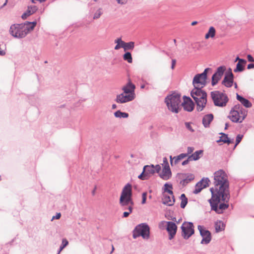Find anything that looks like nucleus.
Instances as JSON below:
<instances>
[{"label":"nucleus","mask_w":254,"mask_h":254,"mask_svg":"<svg viewBox=\"0 0 254 254\" xmlns=\"http://www.w3.org/2000/svg\"><path fill=\"white\" fill-rule=\"evenodd\" d=\"M208 69L209 68H206L202 73L197 74L194 77L192 81V84L194 87L193 89L202 90L201 89L206 83L207 73Z\"/></svg>","instance_id":"8"},{"label":"nucleus","mask_w":254,"mask_h":254,"mask_svg":"<svg viewBox=\"0 0 254 254\" xmlns=\"http://www.w3.org/2000/svg\"><path fill=\"white\" fill-rule=\"evenodd\" d=\"M135 88V85L129 80L127 84L122 87V90L125 93L128 94L131 96L132 95L133 97H135L134 92Z\"/></svg>","instance_id":"18"},{"label":"nucleus","mask_w":254,"mask_h":254,"mask_svg":"<svg viewBox=\"0 0 254 254\" xmlns=\"http://www.w3.org/2000/svg\"><path fill=\"white\" fill-rule=\"evenodd\" d=\"M162 165L163 168L162 171L159 174V176L164 180H168L171 177L172 173L166 157L163 158Z\"/></svg>","instance_id":"10"},{"label":"nucleus","mask_w":254,"mask_h":254,"mask_svg":"<svg viewBox=\"0 0 254 254\" xmlns=\"http://www.w3.org/2000/svg\"><path fill=\"white\" fill-rule=\"evenodd\" d=\"M185 126L186 128L190 130L191 132H193L194 131V130L192 128L191 126V123H189V122H186L185 123Z\"/></svg>","instance_id":"41"},{"label":"nucleus","mask_w":254,"mask_h":254,"mask_svg":"<svg viewBox=\"0 0 254 254\" xmlns=\"http://www.w3.org/2000/svg\"><path fill=\"white\" fill-rule=\"evenodd\" d=\"M211 97L216 106L224 107L228 101L227 95L219 91H212Z\"/></svg>","instance_id":"7"},{"label":"nucleus","mask_w":254,"mask_h":254,"mask_svg":"<svg viewBox=\"0 0 254 254\" xmlns=\"http://www.w3.org/2000/svg\"><path fill=\"white\" fill-rule=\"evenodd\" d=\"M22 24H14L11 26L9 32L11 35L16 38H22L26 36V33L23 32Z\"/></svg>","instance_id":"11"},{"label":"nucleus","mask_w":254,"mask_h":254,"mask_svg":"<svg viewBox=\"0 0 254 254\" xmlns=\"http://www.w3.org/2000/svg\"><path fill=\"white\" fill-rule=\"evenodd\" d=\"M225 70V68L224 66H220L217 68L216 72L213 75L212 77V85L213 86L215 85L221 79Z\"/></svg>","instance_id":"17"},{"label":"nucleus","mask_w":254,"mask_h":254,"mask_svg":"<svg viewBox=\"0 0 254 254\" xmlns=\"http://www.w3.org/2000/svg\"><path fill=\"white\" fill-rule=\"evenodd\" d=\"M141 236L144 240H148L150 238V228L146 223H141L137 225L132 232L133 239Z\"/></svg>","instance_id":"6"},{"label":"nucleus","mask_w":254,"mask_h":254,"mask_svg":"<svg viewBox=\"0 0 254 254\" xmlns=\"http://www.w3.org/2000/svg\"><path fill=\"white\" fill-rule=\"evenodd\" d=\"M102 14V12L100 10H98L94 14L93 18L94 19L99 18L101 15Z\"/></svg>","instance_id":"44"},{"label":"nucleus","mask_w":254,"mask_h":254,"mask_svg":"<svg viewBox=\"0 0 254 254\" xmlns=\"http://www.w3.org/2000/svg\"><path fill=\"white\" fill-rule=\"evenodd\" d=\"M197 23V21H193V22H191V25L192 26H194V25H195Z\"/></svg>","instance_id":"55"},{"label":"nucleus","mask_w":254,"mask_h":254,"mask_svg":"<svg viewBox=\"0 0 254 254\" xmlns=\"http://www.w3.org/2000/svg\"><path fill=\"white\" fill-rule=\"evenodd\" d=\"M146 196H147V192H144L142 194V204H145L146 203Z\"/></svg>","instance_id":"45"},{"label":"nucleus","mask_w":254,"mask_h":254,"mask_svg":"<svg viewBox=\"0 0 254 254\" xmlns=\"http://www.w3.org/2000/svg\"><path fill=\"white\" fill-rule=\"evenodd\" d=\"M237 99L239 100L242 104L247 108H250L252 106L251 103L247 99H245L240 95L237 94Z\"/></svg>","instance_id":"29"},{"label":"nucleus","mask_w":254,"mask_h":254,"mask_svg":"<svg viewBox=\"0 0 254 254\" xmlns=\"http://www.w3.org/2000/svg\"><path fill=\"white\" fill-rule=\"evenodd\" d=\"M182 235L185 239H188L194 233L192 223L185 222L181 226Z\"/></svg>","instance_id":"9"},{"label":"nucleus","mask_w":254,"mask_h":254,"mask_svg":"<svg viewBox=\"0 0 254 254\" xmlns=\"http://www.w3.org/2000/svg\"><path fill=\"white\" fill-rule=\"evenodd\" d=\"M213 119V115L212 114H209L205 115L202 119V124L205 127H209L210 123Z\"/></svg>","instance_id":"26"},{"label":"nucleus","mask_w":254,"mask_h":254,"mask_svg":"<svg viewBox=\"0 0 254 254\" xmlns=\"http://www.w3.org/2000/svg\"><path fill=\"white\" fill-rule=\"evenodd\" d=\"M181 95L177 92H173L165 98V103L169 110L179 111L181 110Z\"/></svg>","instance_id":"4"},{"label":"nucleus","mask_w":254,"mask_h":254,"mask_svg":"<svg viewBox=\"0 0 254 254\" xmlns=\"http://www.w3.org/2000/svg\"><path fill=\"white\" fill-rule=\"evenodd\" d=\"M68 244V242L66 239H63L62 240V244L60 246V250L58 254H60L61 252Z\"/></svg>","instance_id":"40"},{"label":"nucleus","mask_w":254,"mask_h":254,"mask_svg":"<svg viewBox=\"0 0 254 254\" xmlns=\"http://www.w3.org/2000/svg\"><path fill=\"white\" fill-rule=\"evenodd\" d=\"M183 102L181 103V109L183 108L186 111H192L194 107V103L190 98L183 97Z\"/></svg>","instance_id":"13"},{"label":"nucleus","mask_w":254,"mask_h":254,"mask_svg":"<svg viewBox=\"0 0 254 254\" xmlns=\"http://www.w3.org/2000/svg\"><path fill=\"white\" fill-rule=\"evenodd\" d=\"M221 136L220 137V139L217 140V142H223L224 143H227L228 144H230L232 142V141L229 139L227 134L221 133Z\"/></svg>","instance_id":"31"},{"label":"nucleus","mask_w":254,"mask_h":254,"mask_svg":"<svg viewBox=\"0 0 254 254\" xmlns=\"http://www.w3.org/2000/svg\"><path fill=\"white\" fill-rule=\"evenodd\" d=\"M135 97L130 95L128 94L123 93L117 96L116 101L118 103H124L131 101L134 99Z\"/></svg>","instance_id":"19"},{"label":"nucleus","mask_w":254,"mask_h":254,"mask_svg":"<svg viewBox=\"0 0 254 254\" xmlns=\"http://www.w3.org/2000/svg\"><path fill=\"white\" fill-rule=\"evenodd\" d=\"M120 4H125L127 2V0H116Z\"/></svg>","instance_id":"51"},{"label":"nucleus","mask_w":254,"mask_h":254,"mask_svg":"<svg viewBox=\"0 0 254 254\" xmlns=\"http://www.w3.org/2000/svg\"><path fill=\"white\" fill-rule=\"evenodd\" d=\"M61 216V214L60 213H57L55 216H53L52 220H53L55 219H60Z\"/></svg>","instance_id":"48"},{"label":"nucleus","mask_w":254,"mask_h":254,"mask_svg":"<svg viewBox=\"0 0 254 254\" xmlns=\"http://www.w3.org/2000/svg\"><path fill=\"white\" fill-rule=\"evenodd\" d=\"M228 127V124L227 123L225 124V129H227Z\"/></svg>","instance_id":"58"},{"label":"nucleus","mask_w":254,"mask_h":254,"mask_svg":"<svg viewBox=\"0 0 254 254\" xmlns=\"http://www.w3.org/2000/svg\"><path fill=\"white\" fill-rule=\"evenodd\" d=\"M162 223H167V232L169 233V240H172L175 236L177 230V226L176 225V224L173 222L169 221V222H165L162 221L161 222Z\"/></svg>","instance_id":"15"},{"label":"nucleus","mask_w":254,"mask_h":254,"mask_svg":"<svg viewBox=\"0 0 254 254\" xmlns=\"http://www.w3.org/2000/svg\"><path fill=\"white\" fill-rule=\"evenodd\" d=\"M116 108V105L115 104H113L112 107V109L114 110Z\"/></svg>","instance_id":"56"},{"label":"nucleus","mask_w":254,"mask_h":254,"mask_svg":"<svg viewBox=\"0 0 254 254\" xmlns=\"http://www.w3.org/2000/svg\"><path fill=\"white\" fill-rule=\"evenodd\" d=\"M46 0H32V2L35 3L36 1H39L40 2H42L45 1Z\"/></svg>","instance_id":"54"},{"label":"nucleus","mask_w":254,"mask_h":254,"mask_svg":"<svg viewBox=\"0 0 254 254\" xmlns=\"http://www.w3.org/2000/svg\"><path fill=\"white\" fill-rule=\"evenodd\" d=\"M187 157V154H186L185 153L180 154V155L173 157L172 156H170V159L171 166H173L174 165H177L180 162L181 160H182V159H184Z\"/></svg>","instance_id":"23"},{"label":"nucleus","mask_w":254,"mask_h":254,"mask_svg":"<svg viewBox=\"0 0 254 254\" xmlns=\"http://www.w3.org/2000/svg\"><path fill=\"white\" fill-rule=\"evenodd\" d=\"M202 150H199L196 151L193 154L189 156V159H191L192 161H196L202 156Z\"/></svg>","instance_id":"28"},{"label":"nucleus","mask_w":254,"mask_h":254,"mask_svg":"<svg viewBox=\"0 0 254 254\" xmlns=\"http://www.w3.org/2000/svg\"><path fill=\"white\" fill-rule=\"evenodd\" d=\"M114 115L116 118H127L128 116L127 113L126 112H114Z\"/></svg>","instance_id":"39"},{"label":"nucleus","mask_w":254,"mask_h":254,"mask_svg":"<svg viewBox=\"0 0 254 254\" xmlns=\"http://www.w3.org/2000/svg\"><path fill=\"white\" fill-rule=\"evenodd\" d=\"M247 63L245 60H240L237 64L236 68L234 70L235 72H241L244 70V66Z\"/></svg>","instance_id":"27"},{"label":"nucleus","mask_w":254,"mask_h":254,"mask_svg":"<svg viewBox=\"0 0 254 254\" xmlns=\"http://www.w3.org/2000/svg\"><path fill=\"white\" fill-rule=\"evenodd\" d=\"M123 59L125 61H127L128 63H132V58L130 53L127 52L123 56Z\"/></svg>","instance_id":"37"},{"label":"nucleus","mask_w":254,"mask_h":254,"mask_svg":"<svg viewBox=\"0 0 254 254\" xmlns=\"http://www.w3.org/2000/svg\"><path fill=\"white\" fill-rule=\"evenodd\" d=\"M191 95L197 104L198 110H202L207 102L206 93L202 90L193 89L191 92Z\"/></svg>","instance_id":"5"},{"label":"nucleus","mask_w":254,"mask_h":254,"mask_svg":"<svg viewBox=\"0 0 254 254\" xmlns=\"http://www.w3.org/2000/svg\"><path fill=\"white\" fill-rule=\"evenodd\" d=\"M247 68L249 69L254 68V64H248Z\"/></svg>","instance_id":"52"},{"label":"nucleus","mask_w":254,"mask_h":254,"mask_svg":"<svg viewBox=\"0 0 254 254\" xmlns=\"http://www.w3.org/2000/svg\"><path fill=\"white\" fill-rule=\"evenodd\" d=\"M224 224L223 222L218 221L215 223V229L216 232L222 231L224 229Z\"/></svg>","instance_id":"33"},{"label":"nucleus","mask_w":254,"mask_h":254,"mask_svg":"<svg viewBox=\"0 0 254 254\" xmlns=\"http://www.w3.org/2000/svg\"><path fill=\"white\" fill-rule=\"evenodd\" d=\"M211 198L209 200L211 210L215 211L218 214H221L223 211L228 208L227 203L230 198V193H228V198L222 197L224 193H218L212 191Z\"/></svg>","instance_id":"2"},{"label":"nucleus","mask_w":254,"mask_h":254,"mask_svg":"<svg viewBox=\"0 0 254 254\" xmlns=\"http://www.w3.org/2000/svg\"><path fill=\"white\" fill-rule=\"evenodd\" d=\"M178 177L180 179H182L180 183L183 186L186 185L193 179V176L191 174L187 176V175L185 174H180L178 175Z\"/></svg>","instance_id":"22"},{"label":"nucleus","mask_w":254,"mask_h":254,"mask_svg":"<svg viewBox=\"0 0 254 254\" xmlns=\"http://www.w3.org/2000/svg\"><path fill=\"white\" fill-rule=\"evenodd\" d=\"M198 229L200 232V235L202 237L201 243L203 244H208L211 239L210 232L200 225L198 226Z\"/></svg>","instance_id":"12"},{"label":"nucleus","mask_w":254,"mask_h":254,"mask_svg":"<svg viewBox=\"0 0 254 254\" xmlns=\"http://www.w3.org/2000/svg\"><path fill=\"white\" fill-rule=\"evenodd\" d=\"M175 64H176V60H172V69H174V66L175 65Z\"/></svg>","instance_id":"53"},{"label":"nucleus","mask_w":254,"mask_h":254,"mask_svg":"<svg viewBox=\"0 0 254 254\" xmlns=\"http://www.w3.org/2000/svg\"><path fill=\"white\" fill-rule=\"evenodd\" d=\"M115 43L117 44L115 47V49L118 50L121 48H124L125 42L123 41L121 38H117L115 40Z\"/></svg>","instance_id":"35"},{"label":"nucleus","mask_w":254,"mask_h":254,"mask_svg":"<svg viewBox=\"0 0 254 254\" xmlns=\"http://www.w3.org/2000/svg\"><path fill=\"white\" fill-rule=\"evenodd\" d=\"M134 47V43L133 42H130L128 43L125 42L124 49L125 51H126L127 50H132L133 49Z\"/></svg>","instance_id":"38"},{"label":"nucleus","mask_w":254,"mask_h":254,"mask_svg":"<svg viewBox=\"0 0 254 254\" xmlns=\"http://www.w3.org/2000/svg\"><path fill=\"white\" fill-rule=\"evenodd\" d=\"M144 86H143V85H142V86H141V88H144Z\"/></svg>","instance_id":"63"},{"label":"nucleus","mask_w":254,"mask_h":254,"mask_svg":"<svg viewBox=\"0 0 254 254\" xmlns=\"http://www.w3.org/2000/svg\"><path fill=\"white\" fill-rule=\"evenodd\" d=\"M95 190H96V188L94 189V190L92 191V194L93 195H94V194H95Z\"/></svg>","instance_id":"57"},{"label":"nucleus","mask_w":254,"mask_h":254,"mask_svg":"<svg viewBox=\"0 0 254 254\" xmlns=\"http://www.w3.org/2000/svg\"><path fill=\"white\" fill-rule=\"evenodd\" d=\"M247 116V112H230L228 118L235 123H241Z\"/></svg>","instance_id":"14"},{"label":"nucleus","mask_w":254,"mask_h":254,"mask_svg":"<svg viewBox=\"0 0 254 254\" xmlns=\"http://www.w3.org/2000/svg\"><path fill=\"white\" fill-rule=\"evenodd\" d=\"M237 84H236V83H235V88H236V87H237Z\"/></svg>","instance_id":"62"},{"label":"nucleus","mask_w":254,"mask_h":254,"mask_svg":"<svg viewBox=\"0 0 254 254\" xmlns=\"http://www.w3.org/2000/svg\"><path fill=\"white\" fill-rule=\"evenodd\" d=\"M172 189L173 186L172 184L166 183L164 186V193H165L166 192H167L169 194L172 195L173 194Z\"/></svg>","instance_id":"32"},{"label":"nucleus","mask_w":254,"mask_h":254,"mask_svg":"<svg viewBox=\"0 0 254 254\" xmlns=\"http://www.w3.org/2000/svg\"><path fill=\"white\" fill-rule=\"evenodd\" d=\"M233 74L231 70L226 73L224 78L222 81V84L227 87H230L233 85Z\"/></svg>","instance_id":"20"},{"label":"nucleus","mask_w":254,"mask_h":254,"mask_svg":"<svg viewBox=\"0 0 254 254\" xmlns=\"http://www.w3.org/2000/svg\"><path fill=\"white\" fill-rule=\"evenodd\" d=\"M38 10V8L36 6H28L26 11L22 15L21 18L23 19H26L28 16L35 13Z\"/></svg>","instance_id":"24"},{"label":"nucleus","mask_w":254,"mask_h":254,"mask_svg":"<svg viewBox=\"0 0 254 254\" xmlns=\"http://www.w3.org/2000/svg\"><path fill=\"white\" fill-rule=\"evenodd\" d=\"M138 178L143 180H146L148 178V177L146 175H145V173L144 170L142 173L138 176Z\"/></svg>","instance_id":"42"},{"label":"nucleus","mask_w":254,"mask_h":254,"mask_svg":"<svg viewBox=\"0 0 254 254\" xmlns=\"http://www.w3.org/2000/svg\"><path fill=\"white\" fill-rule=\"evenodd\" d=\"M181 202V207L182 208H184L187 204L188 203V198L186 197L185 194H182L180 197Z\"/></svg>","instance_id":"36"},{"label":"nucleus","mask_w":254,"mask_h":254,"mask_svg":"<svg viewBox=\"0 0 254 254\" xmlns=\"http://www.w3.org/2000/svg\"><path fill=\"white\" fill-rule=\"evenodd\" d=\"M112 253L113 252V251L114 250V248L113 246H112Z\"/></svg>","instance_id":"60"},{"label":"nucleus","mask_w":254,"mask_h":254,"mask_svg":"<svg viewBox=\"0 0 254 254\" xmlns=\"http://www.w3.org/2000/svg\"><path fill=\"white\" fill-rule=\"evenodd\" d=\"M143 170L145 173V175L148 177L150 174H153L155 173L154 165H146L143 168Z\"/></svg>","instance_id":"30"},{"label":"nucleus","mask_w":254,"mask_h":254,"mask_svg":"<svg viewBox=\"0 0 254 254\" xmlns=\"http://www.w3.org/2000/svg\"><path fill=\"white\" fill-rule=\"evenodd\" d=\"M243 136L242 135L240 134H239L237 136L236 140V144L235 145V147H236L241 142L243 138Z\"/></svg>","instance_id":"43"},{"label":"nucleus","mask_w":254,"mask_h":254,"mask_svg":"<svg viewBox=\"0 0 254 254\" xmlns=\"http://www.w3.org/2000/svg\"><path fill=\"white\" fill-rule=\"evenodd\" d=\"M6 2H7V0H6ZM6 2L4 3V4H3V5H5L6 4Z\"/></svg>","instance_id":"61"},{"label":"nucleus","mask_w":254,"mask_h":254,"mask_svg":"<svg viewBox=\"0 0 254 254\" xmlns=\"http://www.w3.org/2000/svg\"><path fill=\"white\" fill-rule=\"evenodd\" d=\"M194 150V148L193 147L189 146L187 148V153H185L186 154H187V156L191 154L192 152Z\"/></svg>","instance_id":"46"},{"label":"nucleus","mask_w":254,"mask_h":254,"mask_svg":"<svg viewBox=\"0 0 254 254\" xmlns=\"http://www.w3.org/2000/svg\"><path fill=\"white\" fill-rule=\"evenodd\" d=\"M216 33V31L213 27H210L208 30V32L206 34L205 38L208 39L209 38L214 37Z\"/></svg>","instance_id":"34"},{"label":"nucleus","mask_w":254,"mask_h":254,"mask_svg":"<svg viewBox=\"0 0 254 254\" xmlns=\"http://www.w3.org/2000/svg\"><path fill=\"white\" fill-rule=\"evenodd\" d=\"M37 22H26L24 24H22V28L23 29V32L26 33V35L30 32L32 31L34 27L36 26Z\"/></svg>","instance_id":"21"},{"label":"nucleus","mask_w":254,"mask_h":254,"mask_svg":"<svg viewBox=\"0 0 254 254\" xmlns=\"http://www.w3.org/2000/svg\"><path fill=\"white\" fill-rule=\"evenodd\" d=\"M209 180L208 178L202 179L200 181L196 184L195 186L193 192L197 194L201 191V190L208 186Z\"/></svg>","instance_id":"16"},{"label":"nucleus","mask_w":254,"mask_h":254,"mask_svg":"<svg viewBox=\"0 0 254 254\" xmlns=\"http://www.w3.org/2000/svg\"><path fill=\"white\" fill-rule=\"evenodd\" d=\"M190 161H192V160L191 159H189V156L187 160L184 161L182 162V165L183 166H185V165L188 164Z\"/></svg>","instance_id":"49"},{"label":"nucleus","mask_w":254,"mask_h":254,"mask_svg":"<svg viewBox=\"0 0 254 254\" xmlns=\"http://www.w3.org/2000/svg\"><path fill=\"white\" fill-rule=\"evenodd\" d=\"M214 188H210L211 192L213 191L216 193L218 192V193H223L224 195H222V197H226L227 199L229 190L226 174L223 170H219L214 173Z\"/></svg>","instance_id":"1"},{"label":"nucleus","mask_w":254,"mask_h":254,"mask_svg":"<svg viewBox=\"0 0 254 254\" xmlns=\"http://www.w3.org/2000/svg\"><path fill=\"white\" fill-rule=\"evenodd\" d=\"M154 168L155 170V172L159 173L161 170V167L160 165H156L154 166Z\"/></svg>","instance_id":"47"},{"label":"nucleus","mask_w":254,"mask_h":254,"mask_svg":"<svg viewBox=\"0 0 254 254\" xmlns=\"http://www.w3.org/2000/svg\"><path fill=\"white\" fill-rule=\"evenodd\" d=\"M131 186L127 184L123 188L120 198V203L123 207L127 206L128 211L124 212V217H127L132 212L133 202L132 198Z\"/></svg>","instance_id":"3"},{"label":"nucleus","mask_w":254,"mask_h":254,"mask_svg":"<svg viewBox=\"0 0 254 254\" xmlns=\"http://www.w3.org/2000/svg\"><path fill=\"white\" fill-rule=\"evenodd\" d=\"M240 60H242L241 59H240L239 57H237L236 59V61H238L239 62Z\"/></svg>","instance_id":"59"},{"label":"nucleus","mask_w":254,"mask_h":254,"mask_svg":"<svg viewBox=\"0 0 254 254\" xmlns=\"http://www.w3.org/2000/svg\"><path fill=\"white\" fill-rule=\"evenodd\" d=\"M163 203L164 204L168 206H172L174 205L175 202V198L173 194L172 195H167L165 193L163 194V198L162 199Z\"/></svg>","instance_id":"25"},{"label":"nucleus","mask_w":254,"mask_h":254,"mask_svg":"<svg viewBox=\"0 0 254 254\" xmlns=\"http://www.w3.org/2000/svg\"><path fill=\"white\" fill-rule=\"evenodd\" d=\"M247 58L249 62H254V58H253V57L251 55H248Z\"/></svg>","instance_id":"50"}]
</instances>
